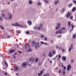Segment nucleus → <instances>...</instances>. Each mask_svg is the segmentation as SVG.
<instances>
[{
	"instance_id": "obj_28",
	"label": "nucleus",
	"mask_w": 76,
	"mask_h": 76,
	"mask_svg": "<svg viewBox=\"0 0 76 76\" xmlns=\"http://www.w3.org/2000/svg\"><path fill=\"white\" fill-rule=\"evenodd\" d=\"M62 31L63 30H65L66 29V28H65L64 27H63L61 29Z\"/></svg>"
},
{
	"instance_id": "obj_12",
	"label": "nucleus",
	"mask_w": 76,
	"mask_h": 76,
	"mask_svg": "<svg viewBox=\"0 0 76 76\" xmlns=\"http://www.w3.org/2000/svg\"><path fill=\"white\" fill-rule=\"evenodd\" d=\"M42 73H43V71L42 70L40 72V73H38V75L39 76H41Z\"/></svg>"
},
{
	"instance_id": "obj_52",
	"label": "nucleus",
	"mask_w": 76,
	"mask_h": 76,
	"mask_svg": "<svg viewBox=\"0 0 76 76\" xmlns=\"http://www.w3.org/2000/svg\"><path fill=\"white\" fill-rule=\"evenodd\" d=\"M59 50H62V47H60L59 48Z\"/></svg>"
},
{
	"instance_id": "obj_26",
	"label": "nucleus",
	"mask_w": 76,
	"mask_h": 76,
	"mask_svg": "<svg viewBox=\"0 0 76 76\" xmlns=\"http://www.w3.org/2000/svg\"><path fill=\"white\" fill-rule=\"evenodd\" d=\"M57 38H61V36L60 35H58L57 36Z\"/></svg>"
},
{
	"instance_id": "obj_38",
	"label": "nucleus",
	"mask_w": 76,
	"mask_h": 76,
	"mask_svg": "<svg viewBox=\"0 0 76 76\" xmlns=\"http://www.w3.org/2000/svg\"><path fill=\"white\" fill-rule=\"evenodd\" d=\"M40 37L41 38H43V37H44V36L43 35H41L40 36Z\"/></svg>"
},
{
	"instance_id": "obj_22",
	"label": "nucleus",
	"mask_w": 76,
	"mask_h": 76,
	"mask_svg": "<svg viewBox=\"0 0 76 76\" xmlns=\"http://www.w3.org/2000/svg\"><path fill=\"white\" fill-rule=\"evenodd\" d=\"M4 63L5 64L6 66H7V67L8 66V64H7V63L6 62V61H5Z\"/></svg>"
},
{
	"instance_id": "obj_53",
	"label": "nucleus",
	"mask_w": 76,
	"mask_h": 76,
	"mask_svg": "<svg viewBox=\"0 0 76 76\" xmlns=\"http://www.w3.org/2000/svg\"><path fill=\"white\" fill-rule=\"evenodd\" d=\"M58 73H61V69H60L59 70Z\"/></svg>"
},
{
	"instance_id": "obj_19",
	"label": "nucleus",
	"mask_w": 76,
	"mask_h": 76,
	"mask_svg": "<svg viewBox=\"0 0 76 76\" xmlns=\"http://www.w3.org/2000/svg\"><path fill=\"white\" fill-rule=\"evenodd\" d=\"M72 38H76V34H74L72 36Z\"/></svg>"
},
{
	"instance_id": "obj_35",
	"label": "nucleus",
	"mask_w": 76,
	"mask_h": 76,
	"mask_svg": "<svg viewBox=\"0 0 76 76\" xmlns=\"http://www.w3.org/2000/svg\"><path fill=\"white\" fill-rule=\"evenodd\" d=\"M37 4H38V5L39 6L40 5H41V3H40V2H38L37 3Z\"/></svg>"
},
{
	"instance_id": "obj_21",
	"label": "nucleus",
	"mask_w": 76,
	"mask_h": 76,
	"mask_svg": "<svg viewBox=\"0 0 76 76\" xmlns=\"http://www.w3.org/2000/svg\"><path fill=\"white\" fill-rule=\"evenodd\" d=\"M75 10H76V8L75 7H74L72 9V11L73 12V11H75Z\"/></svg>"
},
{
	"instance_id": "obj_50",
	"label": "nucleus",
	"mask_w": 76,
	"mask_h": 76,
	"mask_svg": "<svg viewBox=\"0 0 76 76\" xmlns=\"http://www.w3.org/2000/svg\"><path fill=\"white\" fill-rule=\"evenodd\" d=\"M62 12H64V11H65V10L63 8V9H62Z\"/></svg>"
},
{
	"instance_id": "obj_13",
	"label": "nucleus",
	"mask_w": 76,
	"mask_h": 76,
	"mask_svg": "<svg viewBox=\"0 0 76 76\" xmlns=\"http://www.w3.org/2000/svg\"><path fill=\"white\" fill-rule=\"evenodd\" d=\"M58 3H59V0H58L55 2L54 4H55V5H57V4Z\"/></svg>"
},
{
	"instance_id": "obj_23",
	"label": "nucleus",
	"mask_w": 76,
	"mask_h": 76,
	"mask_svg": "<svg viewBox=\"0 0 76 76\" xmlns=\"http://www.w3.org/2000/svg\"><path fill=\"white\" fill-rule=\"evenodd\" d=\"M43 76H50V75H49V74H44L43 75Z\"/></svg>"
},
{
	"instance_id": "obj_7",
	"label": "nucleus",
	"mask_w": 76,
	"mask_h": 76,
	"mask_svg": "<svg viewBox=\"0 0 76 76\" xmlns=\"http://www.w3.org/2000/svg\"><path fill=\"white\" fill-rule=\"evenodd\" d=\"M19 67L17 65H15L14 67V70L15 71H18L19 70Z\"/></svg>"
},
{
	"instance_id": "obj_1",
	"label": "nucleus",
	"mask_w": 76,
	"mask_h": 76,
	"mask_svg": "<svg viewBox=\"0 0 76 76\" xmlns=\"http://www.w3.org/2000/svg\"><path fill=\"white\" fill-rule=\"evenodd\" d=\"M34 45L35 46V48L36 49H37V47L39 48V44L38 42L36 43L35 45V44H32L31 46L32 47H34Z\"/></svg>"
},
{
	"instance_id": "obj_33",
	"label": "nucleus",
	"mask_w": 76,
	"mask_h": 76,
	"mask_svg": "<svg viewBox=\"0 0 76 76\" xmlns=\"http://www.w3.org/2000/svg\"><path fill=\"white\" fill-rule=\"evenodd\" d=\"M52 52L53 53V54L54 55L56 54V52L55 50H53Z\"/></svg>"
},
{
	"instance_id": "obj_58",
	"label": "nucleus",
	"mask_w": 76,
	"mask_h": 76,
	"mask_svg": "<svg viewBox=\"0 0 76 76\" xmlns=\"http://www.w3.org/2000/svg\"><path fill=\"white\" fill-rule=\"evenodd\" d=\"M44 44L45 45H47V43L44 42Z\"/></svg>"
},
{
	"instance_id": "obj_57",
	"label": "nucleus",
	"mask_w": 76,
	"mask_h": 76,
	"mask_svg": "<svg viewBox=\"0 0 76 76\" xmlns=\"http://www.w3.org/2000/svg\"><path fill=\"white\" fill-rule=\"evenodd\" d=\"M63 68L64 69H66V66H64L63 67Z\"/></svg>"
},
{
	"instance_id": "obj_5",
	"label": "nucleus",
	"mask_w": 76,
	"mask_h": 76,
	"mask_svg": "<svg viewBox=\"0 0 76 76\" xmlns=\"http://www.w3.org/2000/svg\"><path fill=\"white\" fill-rule=\"evenodd\" d=\"M15 50H12V49L10 50H9V52L8 53L9 54H12V53H14V52H15Z\"/></svg>"
},
{
	"instance_id": "obj_4",
	"label": "nucleus",
	"mask_w": 76,
	"mask_h": 76,
	"mask_svg": "<svg viewBox=\"0 0 76 76\" xmlns=\"http://www.w3.org/2000/svg\"><path fill=\"white\" fill-rule=\"evenodd\" d=\"M62 31L61 30V29L59 30H58L56 32V34H61V33H62Z\"/></svg>"
},
{
	"instance_id": "obj_18",
	"label": "nucleus",
	"mask_w": 76,
	"mask_h": 76,
	"mask_svg": "<svg viewBox=\"0 0 76 76\" xmlns=\"http://www.w3.org/2000/svg\"><path fill=\"white\" fill-rule=\"evenodd\" d=\"M32 51V50L31 49H29L28 50H27V52L28 53H29V52H31Z\"/></svg>"
},
{
	"instance_id": "obj_15",
	"label": "nucleus",
	"mask_w": 76,
	"mask_h": 76,
	"mask_svg": "<svg viewBox=\"0 0 76 76\" xmlns=\"http://www.w3.org/2000/svg\"><path fill=\"white\" fill-rule=\"evenodd\" d=\"M70 16V12H68L67 13V14L66 15L67 18H69V16Z\"/></svg>"
},
{
	"instance_id": "obj_17",
	"label": "nucleus",
	"mask_w": 76,
	"mask_h": 76,
	"mask_svg": "<svg viewBox=\"0 0 76 76\" xmlns=\"http://www.w3.org/2000/svg\"><path fill=\"white\" fill-rule=\"evenodd\" d=\"M62 59H63L64 61H66V57L65 56H63L62 57Z\"/></svg>"
},
{
	"instance_id": "obj_48",
	"label": "nucleus",
	"mask_w": 76,
	"mask_h": 76,
	"mask_svg": "<svg viewBox=\"0 0 76 76\" xmlns=\"http://www.w3.org/2000/svg\"><path fill=\"white\" fill-rule=\"evenodd\" d=\"M10 37H11L10 36H7V38H10Z\"/></svg>"
},
{
	"instance_id": "obj_63",
	"label": "nucleus",
	"mask_w": 76,
	"mask_h": 76,
	"mask_svg": "<svg viewBox=\"0 0 76 76\" xmlns=\"http://www.w3.org/2000/svg\"><path fill=\"white\" fill-rule=\"evenodd\" d=\"M17 32H18V33L19 34H20V31H17Z\"/></svg>"
},
{
	"instance_id": "obj_62",
	"label": "nucleus",
	"mask_w": 76,
	"mask_h": 76,
	"mask_svg": "<svg viewBox=\"0 0 76 76\" xmlns=\"http://www.w3.org/2000/svg\"><path fill=\"white\" fill-rule=\"evenodd\" d=\"M13 57L15 59V58H16V57L15 56V55H14Z\"/></svg>"
},
{
	"instance_id": "obj_54",
	"label": "nucleus",
	"mask_w": 76,
	"mask_h": 76,
	"mask_svg": "<svg viewBox=\"0 0 76 76\" xmlns=\"http://www.w3.org/2000/svg\"><path fill=\"white\" fill-rule=\"evenodd\" d=\"M73 29L72 28V30H70V33H72V31H73Z\"/></svg>"
},
{
	"instance_id": "obj_31",
	"label": "nucleus",
	"mask_w": 76,
	"mask_h": 76,
	"mask_svg": "<svg viewBox=\"0 0 76 76\" xmlns=\"http://www.w3.org/2000/svg\"><path fill=\"white\" fill-rule=\"evenodd\" d=\"M73 5V4H69L68 5V7H71Z\"/></svg>"
},
{
	"instance_id": "obj_32",
	"label": "nucleus",
	"mask_w": 76,
	"mask_h": 76,
	"mask_svg": "<svg viewBox=\"0 0 76 76\" xmlns=\"http://www.w3.org/2000/svg\"><path fill=\"white\" fill-rule=\"evenodd\" d=\"M0 28L1 29H4V28H3V27L2 26L0 25Z\"/></svg>"
},
{
	"instance_id": "obj_29",
	"label": "nucleus",
	"mask_w": 76,
	"mask_h": 76,
	"mask_svg": "<svg viewBox=\"0 0 76 76\" xmlns=\"http://www.w3.org/2000/svg\"><path fill=\"white\" fill-rule=\"evenodd\" d=\"M35 44V41H33L32 42V44Z\"/></svg>"
},
{
	"instance_id": "obj_59",
	"label": "nucleus",
	"mask_w": 76,
	"mask_h": 76,
	"mask_svg": "<svg viewBox=\"0 0 76 76\" xmlns=\"http://www.w3.org/2000/svg\"><path fill=\"white\" fill-rule=\"evenodd\" d=\"M56 48L58 49V46H56Z\"/></svg>"
},
{
	"instance_id": "obj_24",
	"label": "nucleus",
	"mask_w": 76,
	"mask_h": 76,
	"mask_svg": "<svg viewBox=\"0 0 76 76\" xmlns=\"http://www.w3.org/2000/svg\"><path fill=\"white\" fill-rule=\"evenodd\" d=\"M38 58H37L35 60V63H37V62H38Z\"/></svg>"
},
{
	"instance_id": "obj_44",
	"label": "nucleus",
	"mask_w": 76,
	"mask_h": 76,
	"mask_svg": "<svg viewBox=\"0 0 76 76\" xmlns=\"http://www.w3.org/2000/svg\"><path fill=\"white\" fill-rule=\"evenodd\" d=\"M64 51H65V50H64V49H62V51L63 53H64Z\"/></svg>"
},
{
	"instance_id": "obj_25",
	"label": "nucleus",
	"mask_w": 76,
	"mask_h": 76,
	"mask_svg": "<svg viewBox=\"0 0 76 76\" xmlns=\"http://www.w3.org/2000/svg\"><path fill=\"white\" fill-rule=\"evenodd\" d=\"M32 3V1L30 0L28 1V3L29 4H31Z\"/></svg>"
},
{
	"instance_id": "obj_45",
	"label": "nucleus",
	"mask_w": 76,
	"mask_h": 76,
	"mask_svg": "<svg viewBox=\"0 0 76 76\" xmlns=\"http://www.w3.org/2000/svg\"><path fill=\"white\" fill-rule=\"evenodd\" d=\"M42 24H40V26L41 27V28H42Z\"/></svg>"
},
{
	"instance_id": "obj_49",
	"label": "nucleus",
	"mask_w": 76,
	"mask_h": 76,
	"mask_svg": "<svg viewBox=\"0 0 76 76\" xmlns=\"http://www.w3.org/2000/svg\"><path fill=\"white\" fill-rule=\"evenodd\" d=\"M71 62L72 63H73L74 62V61L73 60H71Z\"/></svg>"
},
{
	"instance_id": "obj_64",
	"label": "nucleus",
	"mask_w": 76,
	"mask_h": 76,
	"mask_svg": "<svg viewBox=\"0 0 76 76\" xmlns=\"http://www.w3.org/2000/svg\"><path fill=\"white\" fill-rule=\"evenodd\" d=\"M70 18L71 19H73V17L72 16H71L70 17Z\"/></svg>"
},
{
	"instance_id": "obj_6",
	"label": "nucleus",
	"mask_w": 76,
	"mask_h": 76,
	"mask_svg": "<svg viewBox=\"0 0 76 76\" xmlns=\"http://www.w3.org/2000/svg\"><path fill=\"white\" fill-rule=\"evenodd\" d=\"M72 68V66H71V65H68L67 67V70L68 71H69L70 70V69H71Z\"/></svg>"
},
{
	"instance_id": "obj_10",
	"label": "nucleus",
	"mask_w": 76,
	"mask_h": 76,
	"mask_svg": "<svg viewBox=\"0 0 76 76\" xmlns=\"http://www.w3.org/2000/svg\"><path fill=\"white\" fill-rule=\"evenodd\" d=\"M35 60V58H30L29 61H31V63H33V62H34V61Z\"/></svg>"
},
{
	"instance_id": "obj_41",
	"label": "nucleus",
	"mask_w": 76,
	"mask_h": 76,
	"mask_svg": "<svg viewBox=\"0 0 76 76\" xmlns=\"http://www.w3.org/2000/svg\"><path fill=\"white\" fill-rule=\"evenodd\" d=\"M38 30H41V27H38Z\"/></svg>"
},
{
	"instance_id": "obj_42",
	"label": "nucleus",
	"mask_w": 76,
	"mask_h": 76,
	"mask_svg": "<svg viewBox=\"0 0 76 76\" xmlns=\"http://www.w3.org/2000/svg\"><path fill=\"white\" fill-rule=\"evenodd\" d=\"M73 3L75 4H76V0H74L73 1Z\"/></svg>"
},
{
	"instance_id": "obj_27",
	"label": "nucleus",
	"mask_w": 76,
	"mask_h": 76,
	"mask_svg": "<svg viewBox=\"0 0 76 76\" xmlns=\"http://www.w3.org/2000/svg\"><path fill=\"white\" fill-rule=\"evenodd\" d=\"M1 15L2 16L3 18H4L5 17V15L4 14H1Z\"/></svg>"
},
{
	"instance_id": "obj_43",
	"label": "nucleus",
	"mask_w": 76,
	"mask_h": 76,
	"mask_svg": "<svg viewBox=\"0 0 76 76\" xmlns=\"http://www.w3.org/2000/svg\"><path fill=\"white\" fill-rule=\"evenodd\" d=\"M26 34H29V32L28 31H27L26 32Z\"/></svg>"
},
{
	"instance_id": "obj_8",
	"label": "nucleus",
	"mask_w": 76,
	"mask_h": 76,
	"mask_svg": "<svg viewBox=\"0 0 76 76\" xmlns=\"http://www.w3.org/2000/svg\"><path fill=\"white\" fill-rule=\"evenodd\" d=\"M8 16H9V19H12V15L11 14H8Z\"/></svg>"
},
{
	"instance_id": "obj_47",
	"label": "nucleus",
	"mask_w": 76,
	"mask_h": 76,
	"mask_svg": "<svg viewBox=\"0 0 76 76\" xmlns=\"http://www.w3.org/2000/svg\"><path fill=\"white\" fill-rule=\"evenodd\" d=\"M58 58H61V55L60 54H59L58 56Z\"/></svg>"
},
{
	"instance_id": "obj_56",
	"label": "nucleus",
	"mask_w": 76,
	"mask_h": 76,
	"mask_svg": "<svg viewBox=\"0 0 76 76\" xmlns=\"http://www.w3.org/2000/svg\"><path fill=\"white\" fill-rule=\"evenodd\" d=\"M66 73V72H65L64 71H63V75H64V74H65Z\"/></svg>"
},
{
	"instance_id": "obj_34",
	"label": "nucleus",
	"mask_w": 76,
	"mask_h": 76,
	"mask_svg": "<svg viewBox=\"0 0 76 76\" xmlns=\"http://www.w3.org/2000/svg\"><path fill=\"white\" fill-rule=\"evenodd\" d=\"M44 1H45L46 3H48V1L47 0H44Z\"/></svg>"
},
{
	"instance_id": "obj_2",
	"label": "nucleus",
	"mask_w": 76,
	"mask_h": 76,
	"mask_svg": "<svg viewBox=\"0 0 76 76\" xmlns=\"http://www.w3.org/2000/svg\"><path fill=\"white\" fill-rule=\"evenodd\" d=\"M15 26H19V27H21V28H23V26L21 24H19L18 23L16 22L15 23Z\"/></svg>"
},
{
	"instance_id": "obj_9",
	"label": "nucleus",
	"mask_w": 76,
	"mask_h": 76,
	"mask_svg": "<svg viewBox=\"0 0 76 76\" xmlns=\"http://www.w3.org/2000/svg\"><path fill=\"white\" fill-rule=\"evenodd\" d=\"M48 57H52L53 56V54L52 53V52H50L49 53V54L48 55Z\"/></svg>"
},
{
	"instance_id": "obj_61",
	"label": "nucleus",
	"mask_w": 76,
	"mask_h": 76,
	"mask_svg": "<svg viewBox=\"0 0 76 76\" xmlns=\"http://www.w3.org/2000/svg\"><path fill=\"white\" fill-rule=\"evenodd\" d=\"M4 19H5V20H7V17H6V18H4Z\"/></svg>"
},
{
	"instance_id": "obj_46",
	"label": "nucleus",
	"mask_w": 76,
	"mask_h": 76,
	"mask_svg": "<svg viewBox=\"0 0 76 76\" xmlns=\"http://www.w3.org/2000/svg\"><path fill=\"white\" fill-rule=\"evenodd\" d=\"M12 26H15V23H12L11 25Z\"/></svg>"
},
{
	"instance_id": "obj_39",
	"label": "nucleus",
	"mask_w": 76,
	"mask_h": 76,
	"mask_svg": "<svg viewBox=\"0 0 76 76\" xmlns=\"http://www.w3.org/2000/svg\"><path fill=\"white\" fill-rule=\"evenodd\" d=\"M71 26H72V29H73L74 28V26L73 25V24H71Z\"/></svg>"
},
{
	"instance_id": "obj_40",
	"label": "nucleus",
	"mask_w": 76,
	"mask_h": 76,
	"mask_svg": "<svg viewBox=\"0 0 76 76\" xmlns=\"http://www.w3.org/2000/svg\"><path fill=\"white\" fill-rule=\"evenodd\" d=\"M58 29V26H56V30H57Z\"/></svg>"
},
{
	"instance_id": "obj_51",
	"label": "nucleus",
	"mask_w": 76,
	"mask_h": 76,
	"mask_svg": "<svg viewBox=\"0 0 76 76\" xmlns=\"http://www.w3.org/2000/svg\"><path fill=\"white\" fill-rule=\"evenodd\" d=\"M45 41H47V37H45Z\"/></svg>"
},
{
	"instance_id": "obj_20",
	"label": "nucleus",
	"mask_w": 76,
	"mask_h": 76,
	"mask_svg": "<svg viewBox=\"0 0 76 76\" xmlns=\"http://www.w3.org/2000/svg\"><path fill=\"white\" fill-rule=\"evenodd\" d=\"M34 29L35 30H38V27L37 26H34Z\"/></svg>"
},
{
	"instance_id": "obj_60",
	"label": "nucleus",
	"mask_w": 76,
	"mask_h": 76,
	"mask_svg": "<svg viewBox=\"0 0 76 76\" xmlns=\"http://www.w3.org/2000/svg\"><path fill=\"white\" fill-rule=\"evenodd\" d=\"M3 19V18L2 17H0V20H1Z\"/></svg>"
},
{
	"instance_id": "obj_36",
	"label": "nucleus",
	"mask_w": 76,
	"mask_h": 76,
	"mask_svg": "<svg viewBox=\"0 0 76 76\" xmlns=\"http://www.w3.org/2000/svg\"><path fill=\"white\" fill-rule=\"evenodd\" d=\"M1 38H2V39H4L5 38V36L3 35L1 37Z\"/></svg>"
},
{
	"instance_id": "obj_16",
	"label": "nucleus",
	"mask_w": 76,
	"mask_h": 76,
	"mask_svg": "<svg viewBox=\"0 0 76 76\" xmlns=\"http://www.w3.org/2000/svg\"><path fill=\"white\" fill-rule=\"evenodd\" d=\"M68 24L69 27H70V26H71V23L70 22H68Z\"/></svg>"
},
{
	"instance_id": "obj_30",
	"label": "nucleus",
	"mask_w": 76,
	"mask_h": 76,
	"mask_svg": "<svg viewBox=\"0 0 76 76\" xmlns=\"http://www.w3.org/2000/svg\"><path fill=\"white\" fill-rule=\"evenodd\" d=\"M57 25L58 26H59V28H60V26H61V25H60V23H58L57 24Z\"/></svg>"
},
{
	"instance_id": "obj_3",
	"label": "nucleus",
	"mask_w": 76,
	"mask_h": 76,
	"mask_svg": "<svg viewBox=\"0 0 76 76\" xmlns=\"http://www.w3.org/2000/svg\"><path fill=\"white\" fill-rule=\"evenodd\" d=\"M26 66H27V63L26 62H23L22 65V67L25 68Z\"/></svg>"
},
{
	"instance_id": "obj_55",
	"label": "nucleus",
	"mask_w": 76,
	"mask_h": 76,
	"mask_svg": "<svg viewBox=\"0 0 76 76\" xmlns=\"http://www.w3.org/2000/svg\"><path fill=\"white\" fill-rule=\"evenodd\" d=\"M4 75H7V74L6 72H5L4 73Z\"/></svg>"
},
{
	"instance_id": "obj_14",
	"label": "nucleus",
	"mask_w": 76,
	"mask_h": 76,
	"mask_svg": "<svg viewBox=\"0 0 76 76\" xmlns=\"http://www.w3.org/2000/svg\"><path fill=\"white\" fill-rule=\"evenodd\" d=\"M27 23H28V25H31V24H32V22L30 20L28 21H27Z\"/></svg>"
},
{
	"instance_id": "obj_37",
	"label": "nucleus",
	"mask_w": 76,
	"mask_h": 76,
	"mask_svg": "<svg viewBox=\"0 0 76 76\" xmlns=\"http://www.w3.org/2000/svg\"><path fill=\"white\" fill-rule=\"evenodd\" d=\"M40 43H41V44H42V45L44 44V42H43L41 41Z\"/></svg>"
},
{
	"instance_id": "obj_11",
	"label": "nucleus",
	"mask_w": 76,
	"mask_h": 76,
	"mask_svg": "<svg viewBox=\"0 0 76 76\" xmlns=\"http://www.w3.org/2000/svg\"><path fill=\"white\" fill-rule=\"evenodd\" d=\"M73 44H71V46L69 47V52H71V50H72V49H73Z\"/></svg>"
}]
</instances>
